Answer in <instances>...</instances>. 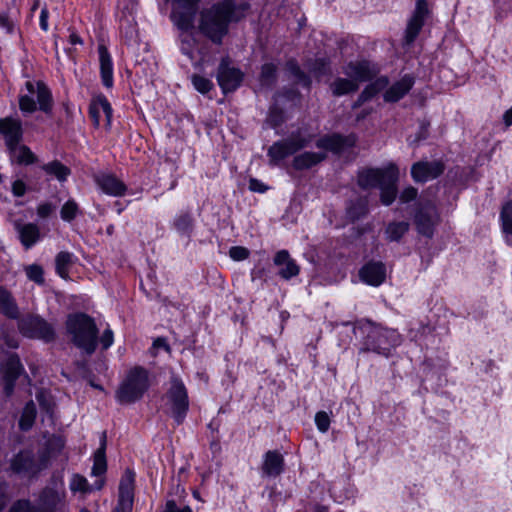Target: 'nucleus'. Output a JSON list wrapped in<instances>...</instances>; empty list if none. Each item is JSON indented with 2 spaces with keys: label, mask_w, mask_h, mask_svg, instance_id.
Instances as JSON below:
<instances>
[{
  "label": "nucleus",
  "mask_w": 512,
  "mask_h": 512,
  "mask_svg": "<svg viewBox=\"0 0 512 512\" xmlns=\"http://www.w3.org/2000/svg\"><path fill=\"white\" fill-rule=\"evenodd\" d=\"M232 20L233 3L226 0L201 12L199 30L213 43L221 44Z\"/></svg>",
  "instance_id": "f257e3e1"
},
{
  "label": "nucleus",
  "mask_w": 512,
  "mask_h": 512,
  "mask_svg": "<svg viewBox=\"0 0 512 512\" xmlns=\"http://www.w3.org/2000/svg\"><path fill=\"white\" fill-rule=\"evenodd\" d=\"M67 333L73 344L91 355L97 346L98 328L94 319L84 313H75L66 320Z\"/></svg>",
  "instance_id": "f03ea898"
},
{
  "label": "nucleus",
  "mask_w": 512,
  "mask_h": 512,
  "mask_svg": "<svg viewBox=\"0 0 512 512\" xmlns=\"http://www.w3.org/2000/svg\"><path fill=\"white\" fill-rule=\"evenodd\" d=\"M53 99L50 90L41 81H27L19 95V108L23 113H33L37 109L50 113Z\"/></svg>",
  "instance_id": "7ed1b4c3"
},
{
  "label": "nucleus",
  "mask_w": 512,
  "mask_h": 512,
  "mask_svg": "<svg viewBox=\"0 0 512 512\" xmlns=\"http://www.w3.org/2000/svg\"><path fill=\"white\" fill-rule=\"evenodd\" d=\"M344 73L348 79L337 78L331 84V90L334 95L342 96L356 91L361 82L372 78L375 71L366 61L351 62L344 68Z\"/></svg>",
  "instance_id": "20e7f679"
},
{
  "label": "nucleus",
  "mask_w": 512,
  "mask_h": 512,
  "mask_svg": "<svg viewBox=\"0 0 512 512\" xmlns=\"http://www.w3.org/2000/svg\"><path fill=\"white\" fill-rule=\"evenodd\" d=\"M149 386L148 371L142 367H134L127 373L116 397L120 403H133L144 395Z\"/></svg>",
  "instance_id": "39448f33"
},
{
  "label": "nucleus",
  "mask_w": 512,
  "mask_h": 512,
  "mask_svg": "<svg viewBox=\"0 0 512 512\" xmlns=\"http://www.w3.org/2000/svg\"><path fill=\"white\" fill-rule=\"evenodd\" d=\"M165 407L178 424L182 423L189 409V399L184 383L177 377H171Z\"/></svg>",
  "instance_id": "423d86ee"
},
{
  "label": "nucleus",
  "mask_w": 512,
  "mask_h": 512,
  "mask_svg": "<svg viewBox=\"0 0 512 512\" xmlns=\"http://www.w3.org/2000/svg\"><path fill=\"white\" fill-rule=\"evenodd\" d=\"M400 342V335L395 330L377 328L368 335L367 349L387 356Z\"/></svg>",
  "instance_id": "0eeeda50"
},
{
  "label": "nucleus",
  "mask_w": 512,
  "mask_h": 512,
  "mask_svg": "<svg viewBox=\"0 0 512 512\" xmlns=\"http://www.w3.org/2000/svg\"><path fill=\"white\" fill-rule=\"evenodd\" d=\"M308 138L301 136H291L289 139L274 143L268 150V157L271 165H277L284 158L296 151L306 147L309 143Z\"/></svg>",
  "instance_id": "6e6552de"
},
{
  "label": "nucleus",
  "mask_w": 512,
  "mask_h": 512,
  "mask_svg": "<svg viewBox=\"0 0 512 512\" xmlns=\"http://www.w3.org/2000/svg\"><path fill=\"white\" fill-rule=\"evenodd\" d=\"M23 335L49 342L54 339V329L45 320L37 316H28L19 323Z\"/></svg>",
  "instance_id": "1a4fd4ad"
},
{
  "label": "nucleus",
  "mask_w": 512,
  "mask_h": 512,
  "mask_svg": "<svg viewBox=\"0 0 512 512\" xmlns=\"http://www.w3.org/2000/svg\"><path fill=\"white\" fill-rule=\"evenodd\" d=\"M398 168L394 164H389L384 169H366L360 172L358 183L363 188L379 187L385 180L397 181Z\"/></svg>",
  "instance_id": "9d476101"
},
{
  "label": "nucleus",
  "mask_w": 512,
  "mask_h": 512,
  "mask_svg": "<svg viewBox=\"0 0 512 512\" xmlns=\"http://www.w3.org/2000/svg\"><path fill=\"white\" fill-rule=\"evenodd\" d=\"M199 0H173L172 20L181 30L193 26L196 5Z\"/></svg>",
  "instance_id": "9b49d317"
},
{
  "label": "nucleus",
  "mask_w": 512,
  "mask_h": 512,
  "mask_svg": "<svg viewBox=\"0 0 512 512\" xmlns=\"http://www.w3.org/2000/svg\"><path fill=\"white\" fill-rule=\"evenodd\" d=\"M135 473L127 469L119 483L118 505L114 512H131L134 499Z\"/></svg>",
  "instance_id": "f8f14e48"
},
{
  "label": "nucleus",
  "mask_w": 512,
  "mask_h": 512,
  "mask_svg": "<svg viewBox=\"0 0 512 512\" xmlns=\"http://www.w3.org/2000/svg\"><path fill=\"white\" fill-rule=\"evenodd\" d=\"M243 75L239 69L229 66L228 59H222L217 81L224 93L232 92L237 89L242 82Z\"/></svg>",
  "instance_id": "ddd939ff"
},
{
  "label": "nucleus",
  "mask_w": 512,
  "mask_h": 512,
  "mask_svg": "<svg viewBox=\"0 0 512 512\" xmlns=\"http://www.w3.org/2000/svg\"><path fill=\"white\" fill-rule=\"evenodd\" d=\"M438 222L439 214L432 204L422 206L415 216L418 232L427 237L433 236L434 228Z\"/></svg>",
  "instance_id": "4468645a"
},
{
  "label": "nucleus",
  "mask_w": 512,
  "mask_h": 512,
  "mask_svg": "<svg viewBox=\"0 0 512 512\" xmlns=\"http://www.w3.org/2000/svg\"><path fill=\"white\" fill-rule=\"evenodd\" d=\"M429 14L428 3L426 0H417L416 7L406 28V41L411 43L421 31L425 19Z\"/></svg>",
  "instance_id": "2eb2a0df"
},
{
  "label": "nucleus",
  "mask_w": 512,
  "mask_h": 512,
  "mask_svg": "<svg viewBox=\"0 0 512 512\" xmlns=\"http://www.w3.org/2000/svg\"><path fill=\"white\" fill-rule=\"evenodd\" d=\"M386 274V266L382 262L375 261L368 262L359 271L361 281L375 287L384 283Z\"/></svg>",
  "instance_id": "dca6fc26"
},
{
  "label": "nucleus",
  "mask_w": 512,
  "mask_h": 512,
  "mask_svg": "<svg viewBox=\"0 0 512 512\" xmlns=\"http://www.w3.org/2000/svg\"><path fill=\"white\" fill-rule=\"evenodd\" d=\"M444 170L438 161H420L411 168V175L416 182H427L438 177Z\"/></svg>",
  "instance_id": "f3484780"
},
{
  "label": "nucleus",
  "mask_w": 512,
  "mask_h": 512,
  "mask_svg": "<svg viewBox=\"0 0 512 512\" xmlns=\"http://www.w3.org/2000/svg\"><path fill=\"white\" fill-rule=\"evenodd\" d=\"M112 112V107L105 96L98 95L93 98L89 107V113L95 127L100 126L101 118L104 116L105 126L109 128L111 126Z\"/></svg>",
  "instance_id": "a211bd4d"
},
{
  "label": "nucleus",
  "mask_w": 512,
  "mask_h": 512,
  "mask_svg": "<svg viewBox=\"0 0 512 512\" xmlns=\"http://www.w3.org/2000/svg\"><path fill=\"white\" fill-rule=\"evenodd\" d=\"M355 143L356 137L353 134L346 137L334 134L319 139L316 143V146L319 149H324L333 153H342L348 148L354 146Z\"/></svg>",
  "instance_id": "6ab92c4d"
},
{
  "label": "nucleus",
  "mask_w": 512,
  "mask_h": 512,
  "mask_svg": "<svg viewBox=\"0 0 512 512\" xmlns=\"http://www.w3.org/2000/svg\"><path fill=\"white\" fill-rule=\"evenodd\" d=\"M46 466V461L36 463L29 451L20 452L11 461V468L17 473L35 474Z\"/></svg>",
  "instance_id": "aec40b11"
},
{
  "label": "nucleus",
  "mask_w": 512,
  "mask_h": 512,
  "mask_svg": "<svg viewBox=\"0 0 512 512\" xmlns=\"http://www.w3.org/2000/svg\"><path fill=\"white\" fill-rule=\"evenodd\" d=\"M0 134L5 138L7 148L19 144L23 136L21 121L10 117L0 119Z\"/></svg>",
  "instance_id": "412c9836"
},
{
  "label": "nucleus",
  "mask_w": 512,
  "mask_h": 512,
  "mask_svg": "<svg viewBox=\"0 0 512 512\" xmlns=\"http://www.w3.org/2000/svg\"><path fill=\"white\" fill-rule=\"evenodd\" d=\"M274 264L279 268L278 274L281 278L289 280L300 272V267L290 257L287 250H280L274 256Z\"/></svg>",
  "instance_id": "4be33fe9"
},
{
  "label": "nucleus",
  "mask_w": 512,
  "mask_h": 512,
  "mask_svg": "<svg viewBox=\"0 0 512 512\" xmlns=\"http://www.w3.org/2000/svg\"><path fill=\"white\" fill-rule=\"evenodd\" d=\"M96 183L99 188L111 196H122L126 192L125 184L111 174H101L96 177Z\"/></svg>",
  "instance_id": "5701e85b"
},
{
  "label": "nucleus",
  "mask_w": 512,
  "mask_h": 512,
  "mask_svg": "<svg viewBox=\"0 0 512 512\" xmlns=\"http://www.w3.org/2000/svg\"><path fill=\"white\" fill-rule=\"evenodd\" d=\"M413 84L414 80L412 77L404 76L385 91L384 100L386 102H397L410 91Z\"/></svg>",
  "instance_id": "b1692460"
},
{
  "label": "nucleus",
  "mask_w": 512,
  "mask_h": 512,
  "mask_svg": "<svg viewBox=\"0 0 512 512\" xmlns=\"http://www.w3.org/2000/svg\"><path fill=\"white\" fill-rule=\"evenodd\" d=\"M284 467V459L280 452L273 450L264 455L262 470L268 477L278 476Z\"/></svg>",
  "instance_id": "393cba45"
},
{
  "label": "nucleus",
  "mask_w": 512,
  "mask_h": 512,
  "mask_svg": "<svg viewBox=\"0 0 512 512\" xmlns=\"http://www.w3.org/2000/svg\"><path fill=\"white\" fill-rule=\"evenodd\" d=\"M98 53L102 83L105 87L111 88L113 86V63L111 56L104 45H99Z\"/></svg>",
  "instance_id": "a878e982"
},
{
  "label": "nucleus",
  "mask_w": 512,
  "mask_h": 512,
  "mask_svg": "<svg viewBox=\"0 0 512 512\" xmlns=\"http://www.w3.org/2000/svg\"><path fill=\"white\" fill-rule=\"evenodd\" d=\"M16 228L21 243L27 249L32 247L40 238L39 228L35 224H19Z\"/></svg>",
  "instance_id": "bb28decb"
},
{
  "label": "nucleus",
  "mask_w": 512,
  "mask_h": 512,
  "mask_svg": "<svg viewBox=\"0 0 512 512\" xmlns=\"http://www.w3.org/2000/svg\"><path fill=\"white\" fill-rule=\"evenodd\" d=\"M324 158V153L304 152L294 157L293 167L297 170L309 169Z\"/></svg>",
  "instance_id": "cd10ccee"
},
{
  "label": "nucleus",
  "mask_w": 512,
  "mask_h": 512,
  "mask_svg": "<svg viewBox=\"0 0 512 512\" xmlns=\"http://www.w3.org/2000/svg\"><path fill=\"white\" fill-rule=\"evenodd\" d=\"M12 162L18 164H32L35 162L36 157L32 151L25 145H13L8 148Z\"/></svg>",
  "instance_id": "c85d7f7f"
},
{
  "label": "nucleus",
  "mask_w": 512,
  "mask_h": 512,
  "mask_svg": "<svg viewBox=\"0 0 512 512\" xmlns=\"http://www.w3.org/2000/svg\"><path fill=\"white\" fill-rule=\"evenodd\" d=\"M5 377L7 380L6 392L10 394L13 390V382L22 371V366L18 358L10 357L5 364Z\"/></svg>",
  "instance_id": "c756f323"
},
{
  "label": "nucleus",
  "mask_w": 512,
  "mask_h": 512,
  "mask_svg": "<svg viewBox=\"0 0 512 512\" xmlns=\"http://www.w3.org/2000/svg\"><path fill=\"white\" fill-rule=\"evenodd\" d=\"M0 312L9 318L18 317V307L9 291L0 287Z\"/></svg>",
  "instance_id": "7c9ffc66"
},
{
  "label": "nucleus",
  "mask_w": 512,
  "mask_h": 512,
  "mask_svg": "<svg viewBox=\"0 0 512 512\" xmlns=\"http://www.w3.org/2000/svg\"><path fill=\"white\" fill-rule=\"evenodd\" d=\"M43 170L47 174L54 176L60 182L66 181L70 175V169L56 160L45 164Z\"/></svg>",
  "instance_id": "2f4dec72"
},
{
  "label": "nucleus",
  "mask_w": 512,
  "mask_h": 512,
  "mask_svg": "<svg viewBox=\"0 0 512 512\" xmlns=\"http://www.w3.org/2000/svg\"><path fill=\"white\" fill-rule=\"evenodd\" d=\"M105 435H103V439L101 442L100 448L96 451L94 455V464L92 467V474L94 476H100L104 474L106 471L107 465H106V459H105Z\"/></svg>",
  "instance_id": "473e14b6"
},
{
  "label": "nucleus",
  "mask_w": 512,
  "mask_h": 512,
  "mask_svg": "<svg viewBox=\"0 0 512 512\" xmlns=\"http://www.w3.org/2000/svg\"><path fill=\"white\" fill-rule=\"evenodd\" d=\"M56 271L60 277L68 278L69 269L73 263V255L69 252H60L55 259Z\"/></svg>",
  "instance_id": "72a5a7b5"
},
{
  "label": "nucleus",
  "mask_w": 512,
  "mask_h": 512,
  "mask_svg": "<svg viewBox=\"0 0 512 512\" xmlns=\"http://www.w3.org/2000/svg\"><path fill=\"white\" fill-rule=\"evenodd\" d=\"M409 223L405 221L390 223L385 231L386 238L389 241H399L402 236L408 231Z\"/></svg>",
  "instance_id": "f704fd0d"
},
{
  "label": "nucleus",
  "mask_w": 512,
  "mask_h": 512,
  "mask_svg": "<svg viewBox=\"0 0 512 512\" xmlns=\"http://www.w3.org/2000/svg\"><path fill=\"white\" fill-rule=\"evenodd\" d=\"M501 228L505 235H512V199L503 204L500 211Z\"/></svg>",
  "instance_id": "c9c22d12"
},
{
  "label": "nucleus",
  "mask_w": 512,
  "mask_h": 512,
  "mask_svg": "<svg viewBox=\"0 0 512 512\" xmlns=\"http://www.w3.org/2000/svg\"><path fill=\"white\" fill-rule=\"evenodd\" d=\"M388 84L386 78H379L370 85H368L359 96V102H365L371 99L375 94L385 89Z\"/></svg>",
  "instance_id": "e433bc0d"
},
{
  "label": "nucleus",
  "mask_w": 512,
  "mask_h": 512,
  "mask_svg": "<svg viewBox=\"0 0 512 512\" xmlns=\"http://www.w3.org/2000/svg\"><path fill=\"white\" fill-rule=\"evenodd\" d=\"M36 417V407L35 404L30 401L26 404L23 409L19 425L22 430H28L32 427L34 420Z\"/></svg>",
  "instance_id": "4c0bfd02"
},
{
  "label": "nucleus",
  "mask_w": 512,
  "mask_h": 512,
  "mask_svg": "<svg viewBox=\"0 0 512 512\" xmlns=\"http://www.w3.org/2000/svg\"><path fill=\"white\" fill-rule=\"evenodd\" d=\"M396 181L391 183L385 180L379 187L381 189V201L384 205H390L396 198Z\"/></svg>",
  "instance_id": "58836bf2"
},
{
  "label": "nucleus",
  "mask_w": 512,
  "mask_h": 512,
  "mask_svg": "<svg viewBox=\"0 0 512 512\" xmlns=\"http://www.w3.org/2000/svg\"><path fill=\"white\" fill-rule=\"evenodd\" d=\"M70 489L73 492L87 493L93 488L88 484L87 480L81 475H73L70 481Z\"/></svg>",
  "instance_id": "ea45409f"
},
{
  "label": "nucleus",
  "mask_w": 512,
  "mask_h": 512,
  "mask_svg": "<svg viewBox=\"0 0 512 512\" xmlns=\"http://www.w3.org/2000/svg\"><path fill=\"white\" fill-rule=\"evenodd\" d=\"M78 212V205L74 200H68L61 208V218L65 221L73 220Z\"/></svg>",
  "instance_id": "a19ab883"
},
{
  "label": "nucleus",
  "mask_w": 512,
  "mask_h": 512,
  "mask_svg": "<svg viewBox=\"0 0 512 512\" xmlns=\"http://www.w3.org/2000/svg\"><path fill=\"white\" fill-rule=\"evenodd\" d=\"M192 83L194 88L202 94L208 93L213 87V83L209 79L200 75H193Z\"/></svg>",
  "instance_id": "79ce46f5"
},
{
  "label": "nucleus",
  "mask_w": 512,
  "mask_h": 512,
  "mask_svg": "<svg viewBox=\"0 0 512 512\" xmlns=\"http://www.w3.org/2000/svg\"><path fill=\"white\" fill-rule=\"evenodd\" d=\"M44 503L47 505H51L55 508L62 509L64 507V503L62 500L61 495H59L57 492L53 490H46L44 491Z\"/></svg>",
  "instance_id": "37998d69"
},
{
  "label": "nucleus",
  "mask_w": 512,
  "mask_h": 512,
  "mask_svg": "<svg viewBox=\"0 0 512 512\" xmlns=\"http://www.w3.org/2000/svg\"><path fill=\"white\" fill-rule=\"evenodd\" d=\"M276 66L272 63H266L262 66L260 79L264 85L272 83L275 78Z\"/></svg>",
  "instance_id": "c03bdc74"
},
{
  "label": "nucleus",
  "mask_w": 512,
  "mask_h": 512,
  "mask_svg": "<svg viewBox=\"0 0 512 512\" xmlns=\"http://www.w3.org/2000/svg\"><path fill=\"white\" fill-rule=\"evenodd\" d=\"M65 446V442L61 437L52 436L47 441V450L51 456H55L59 453Z\"/></svg>",
  "instance_id": "a18cd8bd"
},
{
  "label": "nucleus",
  "mask_w": 512,
  "mask_h": 512,
  "mask_svg": "<svg viewBox=\"0 0 512 512\" xmlns=\"http://www.w3.org/2000/svg\"><path fill=\"white\" fill-rule=\"evenodd\" d=\"M330 422V417L325 411H319L316 413L315 424L320 432H327L330 427Z\"/></svg>",
  "instance_id": "49530a36"
},
{
  "label": "nucleus",
  "mask_w": 512,
  "mask_h": 512,
  "mask_svg": "<svg viewBox=\"0 0 512 512\" xmlns=\"http://www.w3.org/2000/svg\"><path fill=\"white\" fill-rule=\"evenodd\" d=\"M25 272H26L27 277L30 280H32L38 284L43 282V270L39 265H36V264L29 265L25 268Z\"/></svg>",
  "instance_id": "de8ad7c7"
},
{
  "label": "nucleus",
  "mask_w": 512,
  "mask_h": 512,
  "mask_svg": "<svg viewBox=\"0 0 512 512\" xmlns=\"http://www.w3.org/2000/svg\"><path fill=\"white\" fill-rule=\"evenodd\" d=\"M174 225L179 232H187L192 226V218L188 214H183L177 217L174 221Z\"/></svg>",
  "instance_id": "09e8293b"
},
{
  "label": "nucleus",
  "mask_w": 512,
  "mask_h": 512,
  "mask_svg": "<svg viewBox=\"0 0 512 512\" xmlns=\"http://www.w3.org/2000/svg\"><path fill=\"white\" fill-rule=\"evenodd\" d=\"M9 512H42L39 508L33 506L29 501L20 500L15 503Z\"/></svg>",
  "instance_id": "8fccbe9b"
},
{
  "label": "nucleus",
  "mask_w": 512,
  "mask_h": 512,
  "mask_svg": "<svg viewBox=\"0 0 512 512\" xmlns=\"http://www.w3.org/2000/svg\"><path fill=\"white\" fill-rule=\"evenodd\" d=\"M250 255V252L247 248L245 247H242V246H234V247H231L230 250H229V256L234 260V261H242V260H245L249 257Z\"/></svg>",
  "instance_id": "3c124183"
},
{
  "label": "nucleus",
  "mask_w": 512,
  "mask_h": 512,
  "mask_svg": "<svg viewBox=\"0 0 512 512\" xmlns=\"http://www.w3.org/2000/svg\"><path fill=\"white\" fill-rule=\"evenodd\" d=\"M15 27V21L12 18H10L6 13L0 14V28L9 34H12L15 32Z\"/></svg>",
  "instance_id": "603ef678"
},
{
  "label": "nucleus",
  "mask_w": 512,
  "mask_h": 512,
  "mask_svg": "<svg viewBox=\"0 0 512 512\" xmlns=\"http://www.w3.org/2000/svg\"><path fill=\"white\" fill-rule=\"evenodd\" d=\"M113 341H114V336H113V332L111 329H106L99 339V342L102 345V348L105 350L108 349L113 344Z\"/></svg>",
  "instance_id": "864d4df0"
},
{
  "label": "nucleus",
  "mask_w": 512,
  "mask_h": 512,
  "mask_svg": "<svg viewBox=\"0 0 512 512\" xmlns=\"http://www.w3.org/2000/svg\"><path fill=\"white\" fill-rule=\"evenodd\" d=\"M417 196V190L413 187H407L403 190V192L400 195V201L403 203L410 202L414 200Z\"/></svg>",
  "instance_id": "5fc2aeb1"
},
{
  "label": "nucleus",
  "mask_w": 512,
  "mask_h": 512,
  "mask_svg": "<svg viewBox=\"0 0 512 512\" xmlns=\"http://www.w3.org/2000/svg\"><path fill=\"white\" fill-rule=\"evenodd\" d=\"M164 512H192L189 506L178 508L173 500H168L165 504Z\"/></svg>",
  "instance_id": "6e6d98bb"
},
{
  "label": "nucleus",
  "mask_w": 512,
  "mask_h": 512,
  "mask_svg": "<svg viewBox=\"0 0 512 512\" xmlns=\"http://www.w3.org/2000/svg\"><path fill=\"white\" fill-rule=\"evenodd\" d=\"M186 38H189V35H186L185 38L182 39L181 50L190 59H193L194 54H193V49L191 46V42H193V39H186Z\"/></svg>",
  "instance_id": "4d7b16f0"
},
{
  "label": "nucleus",
  "mask_w": 512,
  "mask_h": 512,
  "mask_svg": "<svg viewBox=\"0 0 512 512\" xmlns=\"http://www.w3.org/2000/svg\"><path fill=\"white\" fill-rule=\"evenodd\" d=\"M326 62L324 59L317 60L315 65H309L310 72L320 75L325 72Z\"/></svg>",
  "instance_id": "13d9d810"
},
{
  "label": "nucleus",
  "mask_w": 512,
  "mask_h": 512,
  "mask_svg": "<svg viewBox=\"0 0 512 512\" xmlns=\"http://www.w3.org/2000/svg\"><path fill=\"white\" fill-rule=\"evenodd\" d=\"M48 17H49V11H48L47 7H43L40 12V27L44 31H48V28H49Z\"/></svg>",
  "instance_id": "bf43d9fd"
},
{
  "label": "nucleus",
  "mask_w": 512,
  "mask_h": 512,
  "mask_svg": "<svg viewBox=\"0 0 512 512\" xmlns=\"http://www.w3.org/2000/svg\"><path fill=\"white\" fill-rule=\"evenodd\" d=\"M26 187L24 182L17 180L12 185V191L15 196H23L25 193Z\"/></svg>",
  "instance_id": "052dcab7"
},
{
  "label": "nucleus",
  "mask_w": 512,
  "mask_h": 512,
  "mask_svg": "<svg viewBox=\"0 0 512 512\" xmlns=\"http://www.w3.org/2000/svg\"><path fill=\"white\" fill-rule=\"evenodd\" d=\"M249 188L255 192H264L266 190V187L263 185V183L256 179L250 180Z\"/></svg>",
  "instance_id": "680f3d73"
},
{
  "label": "nucleus",
  "mask_w": 512,
  "mask_h": 512,
  "mask_svg": "<svg viewBox=\"0 0 512 512\" xmlns=\"http://www.w3.org/2000/svg\"><path fill=\"white\" fill-rule=\"evenodd\" d=\"M503 121L506 126L512 125V107L508 109L503 115Z\"/></svg>",
  "instance_id": "e2e57ef3"
},
{
  "label": "nucleus",
  "mask_w": 512,
  "mask_h": 512,
  "mask_svg": "<svg viewBox=\"0 0 512 512\" xmlns=\"http://www.w3.org/2000/svg\"><path fill=\"white\" fill-rule=\"evenodd\" d=\"M51 211V207L49 205H41L39 208H38V214L41 216V217H46Z\"/></svg>",
  "instance_id": "0e129e2a"
},
{
  "label": "nucleus",
  "mask_w": 512,
  "mask_h": 512,
  "mask_svg": "<svg viewBox=\"0 0 512 512\" xmlns=\"http://www.w3.org/2000/svg\"><path fill=\"white\" fill-rule=\"evenodd\" d=\"M153 346L156 348H164L166 350L169 349L168 345L166 344L165 340L162 338H158L154 341Z\"/></svg>",
  "instance_id": "69168bd1"
},
{
  "label": "nucleus",
  "mask_w": 512,
  "mask_h": 512,
  "mask_svg": "<svg viewBox=\"0 0 512 512\" xmlns=\"http://www.w3.org/2000/svg\"><path fill=\"white\" fill-rule=\"evenodd\" d=\"M291 67L293 68V70L295 71V74L299 77V80H303L304 82V85L305 86H308L309 83L308 81H306V78L304 77V75L300 72L299 68L295 67L293 64H291Z\"/></svg>",
  "instance_id": "338daca9"
},
{
  "label": "nucleus",
  "mask_w": 512,
  "mask_h": 512,
  "mask_svg": "<svg viewBox=\"0 0 512 512\" xmlns=\"http://www.w3.org/2000/svg\"><path fill=\"white\" fill-rule=\"evenodd\" d=\"M71 44H80L82 43L80 37L74 33H72L69 37Z\"/></svg>",
  "instance_id": "774afa93"
}]
</instances>
